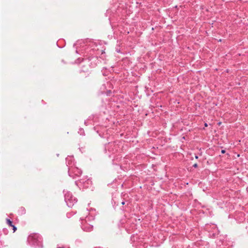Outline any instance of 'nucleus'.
Returning <instances> with one entry per match:
<instances>
[{
	"mask_svg": "<svg viewBox=\"0 0 248 248\" xmlns=\"http://www.w3.org/2000/svg\"><path fill=\"white\" fill-rule=\"evenodd\" d=\"M63 192L64 194V200L67 206L72 207L77 202V199L74 197L70 191L64 190Z\"/></svg>",
	"mask_w": 248,
	"mask_h": 248,
	"instance_id": "f03ea898",
	"label": "nucleus"
},
{
	"mask_svg": "<svg viewBox=\"0 0 248 248\" xmlns=\"http://www.w3.org/2000/svg\"><path fill=\"white\" fill-rule=\"evenodd\" d=\"M195 157L196 159H198V155H195Z\"/></svg>",
	"mask_w": 248,
	"mask_h": 248,
	"instance_id": "5701e85b",
	"label": "nucleus"
},
{
	"mask_svg": "<svg viewBox=\"0 0 248 248\" xmlns=\"http://www.w3.org/2000/svg\"><path fill=\"white\" fill-rule=\"evenodd\" d=\"M66 163L68 169L72 166H75L74 159L73 156H68L66 159Z\"/></svg>",
	"mask_w": 248,
	"mask_h": 248,
	"instance_id": "0eeeda50",
	"label": "nucleus"
},
{
	"mask_svg": "<svg viewBox=\"0 0 248 248\" xmlns=\"http://www.w3.org/2000/svg\"><path fill=\"white\" fill-rule=\"evenodd\" d=\"M205 229L208 232L209 235L211 237H215L218 234V230L217 226L215 224H207Z\"/></svg>",
	"mask_w": 248,
	"mask_h": 248,
	"instance_id": "20e7f679",
	"label": "nucleus"
},
{
	"mask_svg": "<svg viewBox=\"0 0 248 248\" xmlns=\"http://www.w3.org/2000/svg\"><path fill=\"white\" fill-rule=\"evenodd\" d=\"M28 242L31 246L34 247L42 248V238L37 233L31 234L28 237Z\"/></svg>",
	"mask_w": 248,
	"mask_h": 248,
	"instance_id": "f257e3e1",
	"label": "nucleus"
},
{
	"mask_svg": "<svg viewBox=\"0 0 248 248\" xmlns=\"http://www.w3.org/2000/svg\"><path fill=\"white\" fill-rule=\"evenodd\" d=\"M78 133L80 135H84V131L82 128H80L78 131Z\"/></svg>",
	"mask_w": 248,
	"mask_h": 248,
	"instance_id": "f8f14e48",
	"label": "nucleus"
},
{
	"mask_svg": "<svg viewBox=\"0 0 248 248\" xmlns=\"http://www.w3.org/2000/svg\"><path fill=\"white\" fill-rule=\"evenodd\" d=\"M207 125H207V124L206 123H205V124H204V126H205V127H207Z\"/></svg>",
	"mask_w": 248,
	"mask_h": 248,
	"instance_id": "4be33fe9",
	"label": "nucleus"
},
{
	"mask_svg": "<svg viewBox=\"0 0 248 248\" xmlns=\"http://www.w3.org/2000/svg\"><path fill=\"white\" fill-rule=\"evenodd\" d=\"M116 51H117V52H119H119H120V49H116Z\"/></svg>",
	"mask_w": 248,
	"mask_h": 248,
	"instance_id": "6ab92c4d",
	"label": "nucleus"
},
{
	"mask_svg": "<svg viewBox=\"0 0 248 248\" xmlns=\"http://www.w3.org/2000/svg\"><path fill=\"white\" fill-rule=\"evenodd\" d=\"M104 93H106L107 95H110V94L111 93V90H107L106 92L104 91Z\"/></svg>",
	"mask_w": 248,
	"mask_h": 248,
	"instance_id": "ddd939ff",
	"label": "nucleus"
},
{
	"mask_svg": "<svg viewBox=\"0 0 248 248\" xmlns=\"http://www.w3.org/2000/svg\"><path fill=\"white\" fill-rule=\"evenodd\" d=\"M6 223L9 226H13V222L9 218H6Z\"/></svg>",
	"mask_w": 248,
	"mask_h": 248,
	"instance_id": "9d476101",
	"label": "nucleus"
},
{
	"mask_svg": "<svg viewBox=\"0 0 248 248\" xmlns=\"http://www.w3.org/2000/svg\"><path fill=\"white\" fill-rule=\"evenodd\" d=\"M84 124H86V125H88V124H87V121H85L84 122Z\"/></svg>",
	"mask_w": 248,
	"mask_h": 248,
	"instance_id": "412c9836",
	"label": "nucleus"
},
{
	"mask_svg": "<svg viewBox=\"0 0 248 248\" xmlns=\"http://www.w3.org/2000/svg\"><path fill=\"white\" fill-rule=\"evenodd\" d=\"M121 203L122 204L124 205L125 204V202L123 201L121 202Z\"/></svg>",
	"mask_w": 248,
	"mask_h": 248,
	"instance_id": "aec40b11",
	"label": "nucleus"
},
{
	"mask_svg": "<svg viewBox=\"0 0 248 248\" xmlns=\"http://www.w3.org/2000/svg\"><path fill=\"white\" fill-rule=\"evenodd\" d=\"M109 83L108 82H107V85H109Z\"/></svg>",
	"mask_w": 248,
	"mask_h": 248,
	"instance_id": "b1692460",
	"label": "nucleus"
},
{
	"mask_svg": "<svg viewBox=\"0 0 248 248\" xmlns=\"http://www.w3.org/2000/svg\"><path fill=\"white\" fill-rule=\"evenodd\" d=\"M12 227H13V230L14 231V232H15L17 229L16 227L14 225H13V226H12Z\"/></svg>",
	"mask_w": 248,
	"mask_h": 248,
	"instance_id": "dca6fc26",
	"label": "nucleus"
},
{
	"mask_svg": "<svg viewBox=\"0 0 248 248\" xmlns=\"http://www.w3.org/2000/svg\"><path fill=\"white\" fill-rule=\"evenodd\" d=\"M3 233H4L5 235H6L7 234L8 232V231L7 229H3V230H2Z\"/></svg>",
	"mask_w": 248,
	"mask_h": 248,
	"instance_id": "4468645a",
	"label": "nucleus"
},
{
	"mask_svg": "<svg viewBox=\"0 0 248 248\" xmlns=\"http://www.w3.org/2000/svg\"><path fill=\"white\" fill-rule=\"evenodd\" d=\"M18 214L20 215H24L26 213V210H25V208L23 207H21L18 211Z\"/></svg>",
	"mask_w": 248,
	"mask_h": 248,
	"instance_id": "1a4fd4ad",
	"label": "nucleus"
},
{
	"mask_svg": "<svg viewBox=\"0 0 248 248\" xmlns=\"http://www.w3.org/2000/svg\"><path fill=\"white\" fill-rule=\"evenodd\" d=\"M75 184L80 188H87L92 186V182L91 179L84 177L78 181H75Z\"/></svg>",
	"mask_w": 248,
	"mask_h": 248,
	"instance_id": "7ed1b4c3",
	"label": "nucleus"
},
{
	"mask_svg": "<svg viewBox=\"0 0 248 248\" xmlns=\"http://www.w3.org/2000/svg\"><path fill=\"white\" fill-rule=\"evenodd\" d=\"M135 237H136V238H137V236H135V235L132 236L131 237V239H130V240H131L132 242H134V241H135Z\"/></svg>",
	"mask_w": 248,
	"mask_h": 248,
	"instance_id": "2eb2a0df",
	"label": "nucleus"
},
{
	"mask_svg": "<svg viewBox=\"0 0 248 248\" xmlns=\"http://www.w3.org/2000/svg\"><path fill=\"white\" fill-rule=\"evenodd\" d=\"M94 217L93 216H87L85 218V221L87 222V221L90 220V219H94Z\"/></svg>",
	"mask_w": 248,
	"mask_h": 248,
	"instance_id": "9b49d317",
	"label": "nucleus"
},
{
	"mask_svg": "<svg viewBox=\"0 0 248 248\" xmlns=\"http://www.w3.org/2000/svg\"><path fill=\"white\" fill-rule=\"evenodd\" d=\"M221 153L222 154H224L225 153V150H222L221 151Z\"/></svg>",
	"mask_w": 248,
	"mask_h": 248,
	"instance_id": "a211bd4d",
	"label": "nucleus"
},
{
	"mask_svg": "<svg viewBox=\"0 0 248 248\" xmlns=\"http://www.w3.org/2000/svg\"><path fill=\"white\" fill-rule=\"evenodd\" d=\"M106 148L108 150L109 152L114 153L118 150V146L115 142L108 143Z\"/></svg>",
	"mask_w": 248,
	"mask_h": 248,
	"instance_id": "423d86ee",
	"label": "nucleus"
},
{
	"mask_svg": "<svg viewBox=\"0 0 248 248\" xmlns=\"http://www.w3.org/2000/svg\"><path fill=\"white\" fill-rule=\"evenodd\" d=\"M193 167L194 168H197L198 167V165L197 164H194L193 165Z\"/></svg>",
	"mask_w": 248,
	"mask_h": 248,
	"instance_id": "f3484780",
	"label": "nucleus"
},
{
	"mask_svg": "<svg viewBox=\"0 0 248 248\" xmlns=\"http://www.w3.org/2000/svg\"><path fill=\"white\" fill-rule=\"evenodd\" d=\"M82 173V171L78 167L72 166L68 169V174L70 177L73 179L76 178L77 177L79 176Z\"/></svg>",
	"mask_w": 248,
	"mask_h": 248,
	"instance_id": "39448f33",
	"label": "nucleus"
},
{
	"mask_svg": "<svg viewBox=\"0 0 248 248\" xmlns=\"http://www.w3.org/2000/svg\"><path fill=\"white\" fill-rule=\"evenodd\" d=\"M81 228L85 232H90L93 230V226L88 224L82 223Z\"/></svg>",
	"mask_w": 248,
	"mask_h": 248,
	"instance_id": "6e6552de",
	"label": "nucleus"
}]
</instances>
